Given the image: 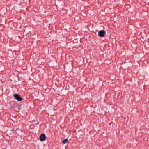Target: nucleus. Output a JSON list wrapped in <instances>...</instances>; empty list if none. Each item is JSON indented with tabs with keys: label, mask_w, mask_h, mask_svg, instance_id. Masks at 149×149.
<instances>
[{
	"label": "nucleus",
	"mask_w": 149,
	"mask_h": 149,
	"mask_svg": "<svg viewBox=\"0 0 149 149\" xmlns=\"http://www.w3.org/2000/svg\"><path fill=\"white\" fill-rule=\"evenodd\" d=\"M98 36L100 37H103L106 34L105 31L103 30H102L98 32Z\"/></svg>",
	"instance_id": "f257e3e1"
},
{
	"label": "nucleus",
	"mask_w": 149,
	"mask_h": 149,
	"mask_svg": "<svg viewBox=\"0 0 149 149\" xmlns=\"http://www.w3.org/2000/svg\"><path fill=\"white\" fill-rule=\"evenodd\" d=\"M14 97L16 100L19 101H21L23 99V98H21L20 95L17 94H15L14 95Z\"/></svg>",
	"instance_id": "f03ea898"
},
{
	"label": "nucleus",
	"mask_w": 149,
	"mask_h": 149,
	"mask_svg": "<svg viewBox=\"0 0 149 149\" xmlns=\"http://www.w3.org/2000/svg\"><path fill=\"white\" fill-rule=\"evenodd\" d=\"M46 136L44 134H42L40 135L39 138L41 141H43L46 139Z\"/></svg>",
	"instance_id": "7ed1b4c3"
},
{
	"label": "nucleus",
	"mask_w": 149,
	"mask_h": 149,
	"mask_svg": "<svg viewBox=\"0 0 149 149\" xmlns=\"http://www.w3.org/2000/svg\"><path fill=\"white\" fill-rule=\"evenodd\" d=\"M68 142V140L67 138L65 139L63 141V143L64 144H65L67 142Z\"/></svg>",
	"instance_id": "20e7f679"
}]
</instances>
